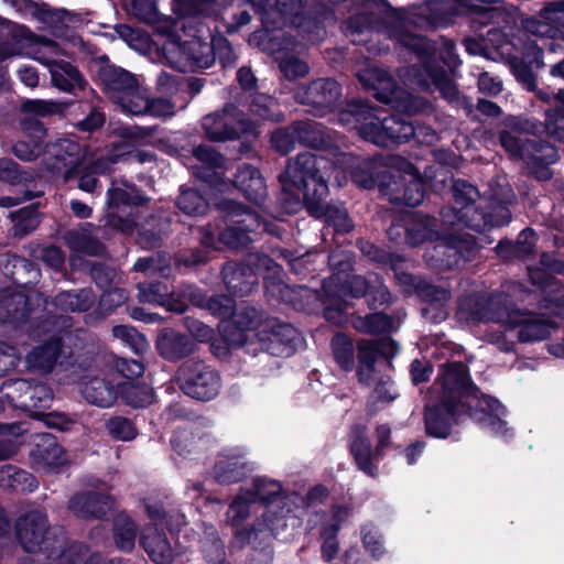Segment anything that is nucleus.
<instances>
[{
    "instance_id": "nucleus-1",
    "label": "nucleus",
    "mask_w": 564,
    "mask_h": 564,
    "mask_svg": "<svg viewBox=\"0 0 564 564\" xmlns=\"http://www.w3.org/2000/svg\"><path fill=\"white\" fill-rule=\"evenodd\" d=\"M371 162L340 153L332 166L329 159L311 152L301 153L290 162L280 181L285 192L295 196V205H300V198L294 191L303 193L308 213L314 217L326 216L336 230L349 231L351 221L345 210H332L324 204L328 194L327 180L330 172L335 173L336 182L341 186L346 182V172L349 171L352 181L364 187L371 188L375 180L371 175Z\"/></svg>"
},
{
    "instance_id": "nucleus-2",
    "label": "nucleus",
    "mask_w": 564,
    "mask_h": 564,
    "mask_svg": "<svg viewBox=\"0 0 564 564\" xmlns=\"http://www.w3.org/2000/svg\"><path fill=\"white\" fill-rule=\"evenodd\" d=\"M438 384L441 399L462 404L469 415L485 430L505 436L508 432L505 406L496 399L479 393L468 378L466 366L454 362L444 366Z\"/></svg>"
},
{
    "instance_id": "nucleus-3",
    "label": "nucleus",
    "mask_w": 564,
    "mask_h": 564,
    "mask_svg": "<svg viewBox=\"0 0 564 564\" xmlns=\"http://www.w3.org/2000/svg\"><path fill=\"white\" fill-rule=\"evenodd\" d=\"M22 138L12 147V153L22 161H32L47 149L48 158L45 159L46 169L52 173L69 170L76 164V155L79 147L69 139H63L50 145H45L46 130L43 124L33 118L25 117L20 121Z\"/></svg>"
},
{
    "instance_id": "nucleus-4",
    "label": "nucleus",
    "mask_w": 564,
    "mask_h": 564,
    "mask_svg": "<svg viewBox=\"0 0 564 564\" xmlns=\"http://www.w3.org/2000/svg\"><path fill=\"white\" fill-rule=\"evenodd\" d=\"M536 127L524 120H514L509 130L502 131L500 142L513 158L523 160L530 165H547L557 159L555 148L546 142L538 143L533 135Z\"/></svg>"
},
{
    "instance_id": "nucleus-5",
    "label": "nucleus",
    "mask_w": 564,
    "mask_h": 564,
    "mask_svg": "<svg viewBox=\"0 0 564 564\" xmlns=\"http://www.w3.org/2000/svg\"><path fill=\"white\" fill-rule=\"evenodd\" d=\"M474 319L479 322L496 321L507 330L518 329L521 343H533L547 338L556 326L542 315L531 312L508 311L506 308L490 313L487 310L477 312Z\"/></svg>"
},
{
    "instance_id": "nucleus-6",
    "label": "nucleus",
    "mask_w": 564,
    "mask_h": 564,
    "mask_svg": "<svg viewBox=\"0 0 564 564\" xmlns=\"http://www.w3.org/2000/svg\"><path fill=\"white\" fill-rule=\"evenodd\" d=\"M177 379L185 394L200 401L214 399L221 388L218 373L200 361L184 362L177 372Z\"/></svg>"
},
{
    "instance_id": "nucleus-7",
    "label": "nucleus",
    "mask_w": 564,
    "mask_h": 564,
    "mask_svg": "<svg viewBox=\"0 0 564 564\" xmlns=\"http://www.w3.org/2000/svg\"><path fill=\"white\" fill-rule=\"evenodd\" d=\"M191 48L199 50V55L194 57L191 55L192 53H187V41L182 43L174 35L167 36L161 47L167 63L181 72H193L213 65L214 56L209 42L203 41L200 37H193Z\"/></svg>"
},
{
    "instance_id": "nucleus-8",
    "label": "nucleus",
    "mask_w": 564,
    "mask_h": 564,
    "mask_svg": "<svg viewBox=\"0 0 564 564\" xmlns=\"http://www.w3.org/2000/svg\"><path fill=\"white\" fill-rule=\"evenodd\" d=\"M36 53L39 56L35 58L50 67L52 83L55 87L70 94L84 89L86 83L79 72L69 63L55 59L61 54L56 43L42 39L39 41Z\"/></svg>"
},
{
    "instance_id": "nucleus-9",
    "label": "nucleus",
    "mask_w": 564,
    "mask_h": 564,
    "mask_svg": "<svg viewBox=\"0 0 564 564\" xmlns=\"http://www.w3.org/2000/svg\"><path fill=\"white\" fill-rule=\"evenodd\" d=\"M453 196L459 212L452 217L453 209L443 214L445 223L448 225L464 224L475 230H481L485 225L486 216H482L474 207L473 203L478 197V191L471 184L465 181H456L453 185Z\"/></svg>"
},
{
    "instance_id": "nucleus-10",
    "label": "nucleus",
    "mask_w": 564,
    "mask_h": 564,
    "mask_svg": "<svg viewBox=\"0 0 564 564\" xmlns=\"http://www.w3.org/2000/svg\"><path fill=\"white\" fill-rule=\"evenodd\" d=\"M231 213L236 216H242V218L236 220L237 226L227 228L219 236V240L229 248L246 247L251 241L248 232L267 231L276 234L268 221L261 220L256 213L248 212L241 204H232Z\"/></svg>"
},
{
    "instance_id": "nucleus-11",
    "label": "nucleus",
    "mask_w": 564,
    "mask_h": 564,
    "mask_svg": "<svg viewBox=\"0 0 564 564\" xmlns=\"http://www.w3.org/2000/svg\"><path fill=\"white\" fill-rule=\"evenodd\" d=\"M202 126L206 137L212 141L230 140L251 131L249 123L239 117L232 105L227 106L221 112L204 117Z\"/></svg>"
},
{
    "instance_id": "nucleus-12",
    "label": "nucleus",
    "mask_w": 564,
    "mask_h": 564,
    "mask_svg": "<svg viewBox=\"0 0 564 564\" xmlns=\"http://www.w3.org/2000/svg\"><path fill=\"white\" fill-rule=\"evenodd\" d=\"M376 124L377 127H371V130H368V124L362 126L360 135L381 147L404 142L415 134L414 126L397 116L383 120H379L376 116Z\"/></svg>"
},
{
    "instance_id": "nucleus-13",
    "label": "nucleus",
    "mask_w": 564,
    "mask_h": 564,
    "mask_svg": "<svg viewBox=\"0 0 564 564\" xmlns=\"http://www.w3.org/2000/svg\"><path fill=\"white\" fill-rule=\"evenodd\" d=\"M398 352V345L391 338L377 341L360 340L358 343L357 376L361 383H368L376 372L375 362L378 356L393 357Z\"/></svg>"
},
{
    "instance_id": "nucleus-14",
    "label": "nucleus",
    "mask_w": 564,
    "mask_h": 564,
    "mask_svg": "<svg viewBox=\"0 0 564 564\" xmlns=\"http://www.w3.org/2000/svg\"><path fill=\"white\" fill-rule=\"evenodd\" d=\"M105 91L113 102L126 100L127 94L140 95L144 89L139 85L135 77L119 67L105 66L99 72Z\"/></svg>"
},
{
    "instance_id": "nucleus-15",
    "label": "nucleus",
    "mask_w": 564,
    "mask_h": 564,
    "mask_svg": "<svg viewBox=\"0 0 564 564\" xmlns=\"http://www.w3.org/2000/svg\"><path fill=\"white\" fill-rule=\"evenodd\" d=\"M248 492H250V490H245L242 487L226 512V524L237 530L235 539L240 546L247 543H253V538L256 536V532L253 531L247 532L239 530V527L250 517L257 506L256 498H251Z\"/></svg>"
},
{
    "instance_id": "nucleus-16",
    "label": "nucleus",
    "mask_w": 564,
    "mask_h": 564,
    "mask_svg": "<svg viewBox=\"0 0 564 564\" xmlns=\"http://www.w3.org/2000/svg\"><path fill=\"white\" fill-rule=\"evenodd\" d=\"M3 2L22 17L35 19L50 26H57L58 23L69 25L75 22V15L66 10H53L31 0H3Z\"/></svg>"
},
{
    "instance_id": "nucleus-17",
    "label": "nucleus",
    "mask_w": 564,
    "mask_h": 564,
    "mask_svg": "<svg viewBox=\"0 0 564 564\" xmlns=\"http://www.w3.org/2000/svg\"><path fill=\"white\" fill-rule=\"evenodd\" d=\"M339 96V86L333 79H317L308 86L300 87L295 94L299 102L317 108L330 107L337 101Z\"/></svg>"
},
{
    "instance_id": "nucleus-18",
    "label": "nucleus",
    "mask_w": 564,
    "mask_h": 564,
    "mask_svg": "<svg viewBox=\"0 0 564 564\" xmlns=\"http://www.w3.org/2000/svg\"><path fill=\"white\" fill-rule=\"evenodd\" d=\"M462 404L441 399L435 406H426L425 425L426 432L434 437H446L451 427L456 422V414Z\"/></svg>"
},
{
    "instance_id": "nucleus-19",
    "label": "nucleus",
    "mask_w": 564,
    "mask_h": 564,
    "mask_svg": "<svg viewBox=\"0 0 564 564\" xmlns=\"http://www.w3.org/2000/svg\"><path fill=\"white\" fill-rule=\"evenodd\" d=\"M46 527V517L40 511H33L18 520L17 534L26 552H34L40 546Z\"/></svg>"
},
{
    "instance_id": "nucleus-20",
    "label": "nucleus",
    "mask_w": 564,
    "mask_h": 564,
    "mask_svg": "<svg viewBox=\"0 0 564 564\" xmlns=\"http://www.w3.org/2000/svg\"><path fill=\"white\" fill-rule=\"evenodd\" d=\"M193 154L202 163V166L197 167L194 173L206 183L219 187V191H221L220 186H225V184L223 183L221 173L217 169H220L224 164L223 155L208 145L197 147Z\"/></svg>"
},
{
    "instance_id": "nucleus-21",
    "label": "nucleus",
    "mask_w": 564,
    "mask_h": 564,
    "mask_svg": "<svg viewBox=\"0 0 564 564\" xmlns=\"http://www.w3.org/2000/svg\"><path fill=\"white\" fill-rule=\"evenodd\" d=\"M490 199L498 204L497 214H488L486 215L487 219H485V225L491 226H501L510 220V213L508 208L505 206L507 204H511L514 200V193L508 183L507 178L503 176L497 177L490 184Z\"/></svg>"
},
{
    "instance_id": "nucleus-22",
    "label": "nucleus",
    "mask_w": 564,
    "mask_h": 564,
    "mask_svg": "<svg viewBox=\"0 0 564 564\" xmlns=\"http://www.w3.org/2000/svg\"><path fill=\"white\" fill-rule=\"evenodd\" d=\"M69 508L79 518H101L110 510L111 501L106 495L89 492L75 496Z\"/></svg>"
},
{
    "instance_id": "nucleus-23",
    "label": "nucleus",
    "mask_w": 564,
    "mask_h": 564,
    "mask_svg": "<svg viewBox=\"0 0 564 564\" xmlns=\"http://www.w3.org/2000/svg\"><path fill=\"white\" fill-rule=\"evenodd\" d=\"M235 185L246 195V197L261 204L267 196V186L259 171L251 165L241 166L236 176Z\"/></svg>"
},
{
    "instance_id": "nucleus-24",
    "label": "nucleus",
    "mask_w": 564,
    "mask_h": 564,
    "mask_svg": "<svg viewBox=\"0 0 564 564\" xmlns=\"http://www.w3.org/2000/svg\"><path fill=\"white\" fill-rule=\"evenodd\" d=\"M156 347L164 358L175 360L189 355L194 344L186 336L166 329L159 335Z\"/></svg>"
},
{
    "instance_id": "nucleus-25",
    "label": "nucleus",
    "mask_w": 564,
    "mask_h": 564,
    "mask_svg": "<svg viewBox=\"0 0 564 564\" xmlns=\"http://www.w3.org/2000/svg\"><path fill=\"white\" fill-rule=\"evenodd\" d=\"M142 544L151 560L158 564H169L173 558V550L165 535L154 527H148L142 535Z\"/></svg>"
},
{
    "instance_id": "nucleus-26",
    "label": "nucleus",
    "mask_w": 564,
    "mask_h": 564,
    "mask_svg": "<svg viewBox=\"0 0 564 564\" xmlns=\"http://www.w3.org/2000/svg\"><path fill=\"white\" fill-rule=\"evenodd\" d=\"M531 32L541 36L554 37L564 28V2L545 8L539 20L529 26Z\"/></svg>"
},
{
    "instance_id": "nucleus-27",
    "label": "nucleus",
    "mask_w": 564,
    "mask_h": 564,
    "mask_svg": "<svg viewBox=\"0 0 564 564\" xmlns=\"http://www.w3.org/2000/svg\"><path fill=\"white\" fill-rule=\"evenodd\" d=\"M32 456L34 462L43 467L59 466L67 462L64 449L50 434H43L39 437Z\"/></svg>"
},
{
    "instance_id": "nucleus-28",
    "label": "nucleus",
    "mask_w": 564,
    "mask_h": 564,
    "mask_svg": "<svg viewBox=\"0 0 564 564\" xmlns=\"http://www.w3.org/2000/svg\"><path fill=\"white\" fill-rule=\"evenodd\" d=\"M59 352L61 341L58 339H52L33 349L26 357V364L36 371L48 372L53 369L59 357Z\"/></svg>"
},
{
    "instance_id": "nucleus-29",
    "label": "nucleus",
    "mask_w": 564,
    "mask_h": 564,
    "mask_svg": "<svg viewBox=\"0 0 564 564\" xmlns=\"http://www.w3.org/2000/svg\"><path fill=\"white\" fill-rule=\"evenodd\" d=\"M351 453L359 468L366 474L373 476L376 468L372 462L379 453V448L377 447V451L373 452L365 427H358L356 430L351 442Z\"/></svg>"
},
{
    "instance_id": "nucleus-30",
    "label": "nucleus",
    "mask_w": 564,
    "mask_h": 564,
    "mask_svg": "<svg viewBox=\"0 0 564 564\" xmlns=\"http://www.w3.org/2000/svg\"><path fill=\"white\" fill-rule=\"evenodd\" d=\"M338 120L345 127L357 129L359 133L360 128L365 124H368V130H371V127H377L376 115L368 105L360 101L349 104L338 115Z\"/></svg>"
},
{
    "instance_id": "nucleus-31",
    "label": "nucleus",
    "mask_w": 564,
    "mask_h": 564,
    "mask_svg": "<svg viewBox=\"0 0 564 564\" xmlns=\"http://www.w3.org/2000/svg\"><path fill=\"white\" fill-rule=\"evenodd\" d=\"M82 393L88 402L101 408L112 405L117 399L115 388L100 378H94L84 382Z\"/></svg>"
},
{
    "instance_id": "nucleus-32",
    "label": "nucleus",
    "mask_w": 564,
    "mask_h": 564,
    "mask_svg": "<svg viewBox=\"0 0 564 564\" xmlns=\"http://www.w3.org/2000/svg\"><path fill=\"white\" fill-rule=\"evenodd\" d=\"M129 107L133 116L150 115L165 118L174 115V106L171 101L163 98L150 100L145 89L140 95H137V102Z\"/></svg>"
},
{
    "instance_id": "nucleus-33",
    "label": "nucleus",
    "mask_w": 564,
    "mask_h": 564,
    "mask_svg": "<svg viewBox=\"0 0 564 564\" xmlns=\"http://www.w3.org/2000/svg\"><path fill=\"white\" fill-rule=\"evenodd\" d=\"M293 132L296 133L297 142L312 148H328L329 137L315 122L305 121L293 124Z\"/></svg>"
},
{
    "instance_id": "nucleus-34",
    "label": "nucleus",
    "mask_w": 564,
    "mask_h": 564,
    "mask_svg": "<svg viewBox=\"0 0 564 564\" xmlns=\"http://www.w3.org/2000/svg\"><path fill=\"white\" fill-rule=\"evenodd\" d=\"M119 393L123 401L134 408L150 405L154 400L153 390L147 384H134L126 381L118 384Z\"/></svg>"
},
{
    "instance_id": "nucleus-35",
    "label": "nucleus",
    "mask_w": 564,
    "mask_h": 564,
    "mask_svg": "<svg viewBox=\"0 0 564 564\" xmlns=\"http://www.w3.org/2000/svg\"><path fill=\"white\" fill-rule=\"evenodd\" d=\"M245 490H250L248 495L256 498V503L271 502L282 492V486L274 480L265 478H254L249 485L243 486Z\"/></svg>"
},
{
    "instance_id": "nucleus-36",
    "label": "nucleus",
    "mask_w": 564,
    "mask_h": 564,
    "mask_svg": "<svg viewBox=\"0 0 564 564\" xmlns=\"http://www.w3.org/2000/svg\"><path fill=\"white\" fill-rule=\"evenodd\" d=\"M0 485L13 490H32L34 479L26 471L6 465L0 470Z\"/></svg>"
},
{
    "instance_id": "nucleus-37",
    "label": "nucleus",
    "mask_w": 564,
    "mask_h": 564,
    "mask_svg": "<svg viewBox=\"0 0 564 564\" xmlns=\"http://www.w3.org/2000/svg\"><path fill=\"white\" fill-rule=\"evenodd\" d=\"M13 221L12 232L23 237L33 231L40 224L39 213L33 207H24L11 214Z\"/></svg>"
},
{
    "instance_id": "nucleus-38",
    "label": "nucleus",
    "mask_w": 564,
    "mask_h": 564,
    "mask_svg": "<svg viewBox=\"0 0 564 564\" xmlns=\"http://www.w3.org/2000/svg\"><path fill=\"white\" fill-rule=\"evenodd\" d=\"M553 98L564 106V89L558 90ZM544 128L547 135L554 140H564V109L562 107L546 111Z\"/></svg>"
},
{
    "instance_id": "nucleus-39",
    "label": "nucleus",
    "mask_w": 564,
    "mask_h": 564,
    "mask_svg": "<svg viewBox=\"0 0 564 564\" xmlns=\"http://www.w3.org/2000/svg\"><path fill=\"white\" fill-rule=\"evenodd\" d=\"M250 111L261 119L279 121L282 118V112L275 100L264 94H257L252 97Z\"/></svg>"
},
{
    "instance_id": "nucleus-40",
    "label": "nucleus",
    "mask_w": 564,
    "mask_h": 564,
    "mask_svg": "<svg viewBox=\"0 0 564 564\" xmlns=\"http://www.w3.org/2000/svg\"><path fill=\"white\" fill-rule=\"evenodd\" d=\"M178 208L187 215H203L208 208V200L195 189H184L177 198Z\"/></svg>"
},
{
    "instance_id": "nucleus-41",
    "label": "nucleus",
    "mask_w": 564,
    "mask_h": 564,
    "mask_svg": "<svg viewBox=\"0 0 564 564\" xmlns=\"http://www.w3.org/2000/svg\"><path fill=\"white\" fill-rule=\"evenodd\" d=\"M216 479L220 484H232L245 476V464L240 459H220L215 466Z\"/></svg>"
},
{
    "instance_id": "nucleus-42",
    "label": "nucleus",
    "mask_w": 564,
    "mask_h": 564,
    "mask_svg": "<svg viewBox=\"0 0 564 564\" xmlns=\"http://www.w3.org/2000/svg\"><path fill=\"white\" fill-rule=\"evenodd\" d=\"M358 78L362 85L371 89H386L390 90L393 87V80L382 69L369 65L362 70H358Z\"/></svg>"
},
{
    "instance_id": "nucleus-43",
    "label": "nucleus",
    "mask_w": 564,
    "mask_h": 564,
    "mask_svg": "<svg viewBox=\"0 0 564 564\" xmlns=\"http://www.w3.org/2000/svg\"><path fill=\"white\" fill-rule=\"evenodd\" d=\"M26 299L21 293H13L0 301V321H15L24 316Z\"/></svg>"
},
{
    "instance_id": "nucleus-44",
    "label": "nucleus",
    "mask_w": 564,
    "mask_h": 564,
    "mask_svg": "<svg viewBox=\"0 0 564 564\" xmlns=\"http://www.w3.org/2000/svg\"><path fill=\"white\" fill-rule=\"evenodd\" d=\"M109 204L119 205H141L145 198L137 191L133 185L123 184V187H111L108 191Z\"/></svg>"
},
{
    "instance_id": "nucleus-45",
    "label": "nucleus",
    "mask_w": 564,
    "mask_h": 564,
    "mask_svg": "<svg viewBox=\"0 0 564 564\" xmlns=\"http://www.w3.org/2000/svg\"><path fill=\"white\" fill-rule=\"evenodd\" d=\"M215 0H176L174 11L182 17L210 15L214 11Z\"/></svg>"
},
{
    "instance_id": "nucleus-46",
    "label": "nucleus",
    "mask_w": 564,
    "mask_h": 564,
    "mask_svg": "<svg viewBox=\"0 0 564 564\" xmlns=\"http://www.w3.org/2000/svg\"><path fill=\"white\" fill-rule=\"evenodd\" d=\"M246 275L243 269L236 267H228L225 271V283L230 292L238 295H245L251 290V285L253 284L252 274H248V276L242 280Z\"/></svg>"
},
{
    "instance_id": "nucleus-47",
    "label": "nucleus",
    "mask_w": 564,
    "mask_h": 564,
    "mask_svg": "<svg viewBox=\"0 0 564 564\" xmlns=\"http://www.w3.org/2000/svg\"><path fill=\"white\" fill-rule=\"evenodd\" d=\"M26 397L25 400H21V406L24 409H45L53 399L51 389L44 383H32Z\"/></svg>"
},
{
    "instance_id": "nucleus-48",
    "label": "nucleus",
    "mask_w": 564,
    "mask_h": 564,
    "mask_svg": "<svg viewBox=\"0 0 564 564\" xmlns=\"http://www.w3.org/2000/svg\"><path fill=\"white\" fill-rule=\"evenodd\" d=\"M405 173L410 175V180L404 189L403 197H398L397 199L402 200L408 206L414 207L423 200V185L415 174V169L410 163H405Z\"/></svg>"
},
{
    "instance_id": "nucleus-49",
    "label": "nucleus",
    "mask_w": 564,
    "mask_h": 564,
    "mask_svg": "<svg viewBox=\"0 0 564 564\" xmlns=\"http://www.w3.org/2000/svg\"><path fill=\"white\" fill-rule=\"evenodd\" d=\"M424 68L427 77L442 95L448 100H454L457 96V89L445 72L443 69H435L430 64L425 65Z\"/></svg>"
},
{
    "instance_id": "nucleus-50",
    "label": "nucleus",
    "mask_w": 564,
    "mask_h": 564,
    "mask_svg": "<svg viewBox=\"0 0 564 564\" xmlns=\"http://www.w3.org/2000/svg\"><path fill=\"white\" fill-rule=\"evenodd\" d=\"M333 352L337 362L344 369H351L354 366V346L344 335H336L332 340Z\"/></svg>"
},
{
    "instance_id": "nucleus-51",
    "label": "nucleus",
    "mask_w": 564,
    "mask_h": 564,
    "mask_svg": "<svg viewBox=\"0 0 564 564\" xmlns=\"http://www.w3.org/2000/svg\"><path fill=\"white\" fill-rule=\"evenodd\" d=\"M58 304L65 310L69 311H85L94 302L90 292L80 291L76 292H64L57 296Z\"/></svg>"
},
{
    "instance_id": "nucleus-52",
    "label": "nucleus",
    "mask_w": 564,
    "mask_h": 564,
    "mask_svg": "<svg viewBox=\"0 0 564 564\" xmlns=\"http://www.w3.org/2000/svg\"><path fill=\"white\" fill-rule=\"evenodd\" d=\"M218 329L228 346H242L248 340V333L230 319H223L218 325Z\"/></svg>"
},
{
    "instance_id": "nucleus-53",
    "label": "nucleus",
    "mask_w": 564,
    "mask_h": 564,
    "mask_svg": "<svg viewBox=\"0 0 564 564\" xmlns=\"http://www.w3.org/2000/svg\"><path fill=\"white\" fill-rule=\"evenodd\" d=\"M20 109L25 115L47 116L62 111L63 107L51 100L29 99L21 104Z\"/></svg>"
},
{
    "instance_id": "nucleus-54",
    "label": "nucleus",
    "mask_w": 564,
    "mask_h": 564,
    "mask_svg": "<svg viewBox=\"0 0 564 564\" xmlns=\"http://www.w3.org/2000/svg\"><path fill=\"white\" fill-rule=\"evenodd\" d=\"M110 436L119 441H130L135 437L137 431L132 423L123 417L110 419L106 424Z\"/></svg>"
},
{
    "instance_id": "nucleus-55",
    "label": "nucleus",
    "mask_w": 564,
    "mask_h": 564,
    "mask_svg": "<svg viewBox=\"0 0 564 564\" xmlns=\"http://www.w3.org/2000/svg\"><path fill=\"white\" fill-rule=\"evenodd\" d=\"M230 317V321L247 333L256 329L261 323V316L254 307L241 308L238 312L232 311Z\"/></svg>"
},
{
    "instance_id": "nucleus-56",
    "label": "nucleus",
    "mask_w": 564,
    "mask_h": 564,
    "mask_svg": "<svg viewBox=\"0 0 564 564\" xmlns=\"http://www.w3.org/2000/svg\"><path fill=\"white\" fill-rule=\"evenodd\" d=\"M112 333L115 337L127 343L138 352L148 348L145 338L132 327L118 325L113 327Z\"/></svg>"
},
{
    "instance_id": "nucleus-57",
    "label": "nucleus",
    "mask_w": 564,
    "mask_h": 564,
    "mask_svg": "<svg viewBox=\"0 0 564 564\" xmlns=\"http://www.w3.org/2000/svg\"><path fill=\"white\" fill-rule=\"evenodd\" d=\"M276 59L279 61L281 72L289 79L303 77L308 72L307 65L295 56H276Z\"/></svg>"
},
{
    "instance_id": "nucleus-58",
    "label": "nucleus",
    "mask_w": 564,
    "mask_h": 564,
    "mask_svg": "<svg viewBox=\"0 0 564 564\" xmlns=\"http://www.w3.org/2000/svg\"><path fill=\"white\" fill-rule=\"evenodd\" d=\"M358 328L367 333H384L393 328V322L386 314L375 313L368 315Z\"/></svg>"
},
{
    "instance_id": "nucleus-59",
    "label": "nucleus",
    "mask_w": 564,
    "mask_h": 564,
    "mask_svg": "<svg viewBox=\"0 0 564 564\" xmlns=\"http://www.w3.org/2000/svg\"><path fill=\"white\" fill-rule=\"evenodd\" d=\"M135 528L130 520H124L122 524H117L115 532L116 545L123 551H130L134 546Z\"/></svg>"
},
{
    "instance_id": "nucleus-60",
    "label": "nucleus",
    "mask_w": 564,
    "mask_h": 564,
    "mask_svg": "<svg viewBox=\"0 0 564 564\" xmlns=\"http://www.w3.org/2000/svg\"><path fill=\"white\" fill-rule=\"evenodd\" d=\"M271 142L281 153L285 154L294 149L297 142L296 133L293 132V126L288 129H278L272 133Z\"/></svg>"
},
{
    "instance_id": "nucleus-61",
    "label": "nucleus",
    "mask_w": 564,
    "mask_h": 564,
    "mask_svg": "<svg viewBox=\"0 0 564 564\" xmlns=\"http://www.w3.org/2000/svg\"><path fill=\"white\" fill-rule=\"evenodd\" d=\"M303 4L304 0H276L275 10L282 15L285 24H295Z\"/></svg>"
},
{
    "instance_id": "nucleus-62",
    "label": "nucleus",
    "mask_w": 564,
    "mask_h": 564,
    "mask_svg": "<svg viewBox=\"0 0 564 564\" xmlns=\"http://www.w3.org/2000/svg\"><path fill=\"white\" fill-rule=\"evenodd\" d=\"M376 381L373 390V398L378 401L390 402L397 397L395 389L393 388L389 377H378L377 371L367 384Z\"/></svg>"
},
{
    "instance_id": "nucleus-63",
    "label": "nucleus",
    "mask_w": 564,
    "mask_h": 564,
    "mask_svg": "<svg viewBox=\"0 0 564 564\" xmlns=\"http://www.w3.org/2000/svg\"><path fill=\"white\" fill-rule=\"evenodd\" d=\"M28 180V174L19 170V165L11 159H0V181L19 184Z\"/></svg>"
},
{
    "instance_id": "nucleus-64",
    "label": "nucleus",
    "mask_w": 564,
    "mask_h": 564,
    "mask_svg": "<svg viewBox=\"0 0 564 564\" xmlns=\"http://www.w3.org/2000/svg\"><path fill=\"white\" fill-rule=\"evenodd\" d=\"M32 382L25 379H18L4 384L6 397L21 406V400H25L30 393Z\"/></svg>"
}]
</instances>
